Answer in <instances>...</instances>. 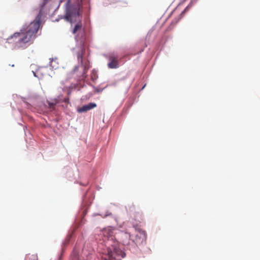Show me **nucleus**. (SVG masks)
Wrapping results in <instances>:
<instances>
[{
    "label": "nucleus",
    "mask_w": 260,
    "mask_h": 260,
    "mask_svg": "<svg viewBox=\"0 0 260 260\" xmlns=\"http://www.w3.org/2000/svg\"><path fill=\"white\" fill-rule=\"evenodd\" d=\"M39 27V20L34 21L28 25L24 26L20 32L14 33L8 39V41L9 43H13L15 47H23L36 38Z\"/></svg>",
    "instance_id": "f257e3e1"
},
{
    "label": "nucleus",
    "mask_w": 260,
    "mask_h": 260,
    "mask_svg": "<svg viewBox=\"0 0 260 260\" xmlns=\"http://www.w3.org/2000/svg\"><path fill=\"white\" fill-rule=\"evenodd\" d=\"M114 229L108 227L103 229L101 234L104 237V241L107 246V256L105 260H120L121 257H124L125 254L117 247L118 242L116 240L114 235Z\"/></svg>",
    "instance_id": "f03ea898"
},
{
    "label": "nucleus",
    "mask_w": 260,
    "mask_h": 260,
    "mask_svg": "<svg viewBox=\"0 0 260 260\" xmlns=\"http://www.w3.org/2000/svg\"><path fill=\"white\" fill-rule=\"evenodd\" d=\"M136 232L134 239H132L133 242L137 246L141 245L145 243L147 239L146 233L142 229L134 225Z\"/></svg>",
    "instance_id": "7ed1b4c3"
},
{
    "label": "nucleus",
    "mask_w": 260,
    "mask_h": 260,
    "mask_svg": "<svg viewBox=\"0 0 260 260\" xmlns=\"http://www.w3.org/2000/svg\"><path fill=\"white\" fill-rule=\"evenodd\" d=\"M117 236L123 245L129 244L130 240H131V235L129 233L127 232H120L118 233Z\"/></svg>",
    "instance_id": "20e7f679"
},
{
    "label": "nucleus",
    "mask_w": 260,
    "mask_h": 260,
    "mask_svg": "<svg viewBox=\"0 0 260 260\" xmlns=\"http://www.w3.org/2000/svg\"><path fill=\"white\" fill-rule=\"evenodd\" d=\"M108 66L110 69H115L118 67L117 57L111 55L109 58Z\"/></svg>",
    "instance_id": "39448f33"
},
{
    "label": "nucleus",
    "mask_w": 260,
    "mask_h": 260,
    "mask_svg": "<svg viewBox=\"0 0 260 260\" xmlns=\"http://www.w3.org/2000/svg\"><path fill=\"white\" fill-rule=\"evenodd\" d=\"M96 106V105L95 103H90L87 105H84L79 108L78 110V111L79 113H82V112H87L94 108H95Z\"/></svg>",
    "instance_id": "423d86ee"
},
{
    "label": "nucleus",
    "mask_w": 260,
    "mask_h": 260,
    "mask_svg": "<svg viewBox=\"0 0 260 260\" xmlns=\"http://www.w3.org/2000/svg\"><path fill=\"white\" fill-rule=\"evenodd\" d=\"M82 65L84 67V72L82 75L83 78H85L86 77V75H85L87 70L90 68L89 62L88 61H86L85 62L82 61V62H81Z\"/></svg>",
    "instance_id": "0eeeda50"
},
{
    "label": "nucleus",
    "mask_w": 260,
    "mask_h": 260,
    "mask_svg": "<svg viewBox=\"0 0 260 260\" xmlns=\"http://www.w3.org/2000/svg\"><path fill=\"white\" fill-rule=\"evenodd\" d=\"M188 9V7H187L180 14L178 18H176L173 20L171 24V26L175 25L176 23L178 22V21L182 18L184 15V14L185 13L186 10Z\"/></svg>",
    "instance_id": "6e6552de"
},
{
    "label": "nucleus",
    "mask_w": 260,
    "mask_h": 260,
    "mask_svg": "<svg viewBox=\"0 0 260 260\" xmlns=\"http://www.w3.org/2000/svg\"><path fill=\"white\" fill-rule=\"evenodd\" d=\"M85 52V49L82 48L81 50L77 53V58L79 61L82 62L83 55Z\"/></svg>",
    "instance_id": "1a4fd4ad"
},
{
    "label": "nucleus",
    "mask_w": 260,
    "mask_h": 260,
    "mask_svg": "<svg viewBox=\"0 0 260 260\" xmlns=\"http://www.w3.org/2000/svg\"><path fill=\"white\" fill-rule=\"evenodd\" d=\"M25 260H38V255L36 254H28L25 257Z\"/></svg>",
    "instance_id": "9d476101"
},
{
    "label": "nucleus",
    "mask_w": 260,
    "mask_h": 260,
    "mask_svg": "<svg viewBox=\"0 0 260 260\" xmlns=\"http://www.w3.org/2000/svg\"><path fill=\"white\" fill-rule=\"evenodd\" d=\"M47 104L48 105V108L50 110V111H52L55 109V105L54 103H51L50 101H47Z\"/></svg>",
    "instance_id": "9b49d317"
},
{
    "label": "nucleus",
    "mask_w": 260,
    "mask_h": 260,
    "mask_svg": "<svg viewBox=\"0 0 260 260\" xmlns=\"http://www.w3.org/2000/svg\"><path fill=\"white\" fill-rule=\"evenodd\" d=\"M57 58H54V63L53 62L54 61V59L53 58H50V65L51 67H52L53 68H57V66L56 64H55V61L56 60H57Z\"/></svg>",
    "instance_id": "f8f14e48"
},
{
    "label": "nucleus",
    "mask_w": 260,
    "mask_h": 260,
    "mask_svg": "<svg viewBox=\"0 0 260 260\" xmlns=\"http://www.w3.org/2000/svg\"><path fill=\"white\" fill-rule=\"evenodd\" d=\"M98 78V75L96 74V73L94 71H92V73L91 74V78L92 80H96Z\"/></svg>",
    "instance_id": "ddd939ff"
},
{
    "label": "nucleus",
    "mask_w": 260,
    "mask_h": 260,
    "mask_svg": "<svg viewBox=\"0 0 260 260\" xmlns=\"http://www.w3.org/2000/svg\"><path fill=\"white\" fill-rule=\"evenodd\" d=\"M50 102L51 103H54V105L55 106L57 103H58L59 102V100L58 99H56V98L51 100V101H50Z\"/></svg>",
    "instance_id": "4468645a"
},
{
    "label": "nucleus",
    "mask_w": 260,
    "mask_h": 260,
    "mask_svg": "<svg viewBox=\"0 0 260 260\" xmlns=\"http://www.w3.org/2000/svg\"><path fill=\"white\" fill-rule=\"evenodd\" d=\"M135 207L134 205H132L131 206L129 207V210L132 211L135 209Z\"/></svg>",
    "instance_id": "2eb2a0df"
},
{
    "label": "nucleus",
    "mask_w": 260,
    "mask_h": 260,
    "mask_svg": "<svg viewBox=\"0 0 260 260\" xmlns=\"http://www.w3.org/2000/svg\"><path fill=\"white\" fill-rule=\"evenodd\" d=\"M69 98H66L63 100V102L65 103H69Z\"/></svg>",
    "instance_id": "dca6fc26"
}]
</instances>
